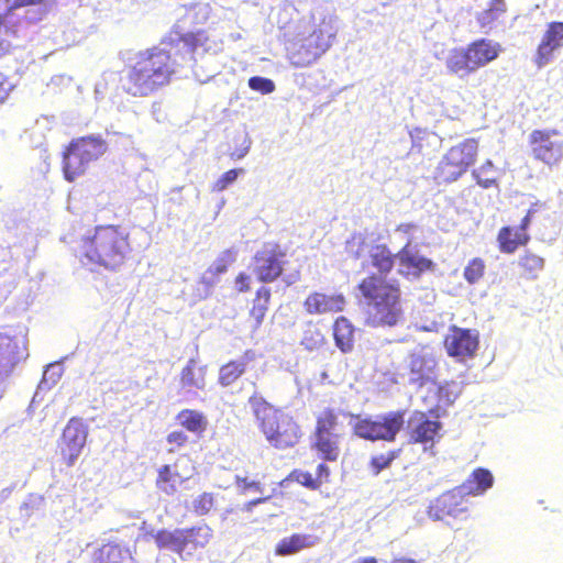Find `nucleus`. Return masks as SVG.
Masks as SVG:
<instances>
[{
	"instance_id": "de8ad7c7",
	"label": "nucleus",
	"mask_w": 563,
	"mask_h": 563,
	"mask_svg": "<svg viewBox=\"0 0 563 563\" xmlns=\"http://www.w3.org/2000/svg\"><path fill=\"white\" fill-rule=\"evenodd\" d=\"M455 386L453 382L444 383L438 387V400L443 405L453 404L457 397V393L452 388Z\"/></svg>"
},
{
	"instance_id": "8fccbe9b",
	"label": "nucleus",
	"mask_w": 563,
	"mask_h": 563,
	"mask_svg": "<svg viewBox=\"0 0 563 563\" xmlns=\"http://www.w3.org/2000/svg\"><path fill=\"white\" fill-rule=\"evenodd\" d=\"M238 292H249L251 290V276L244 272H240L234 279Z\"/></svg>"
},
{
	"instance_id": "79ce46f5",
	"label": "nucleus",
	"mask_w": 563,
	"mask_h": 563,
	"mask_svg": "<svg viewBox=\"0 0 563 563\" xmlns=\"http://www.w3.org/2000/svg\"><path fill=\"white\" fill-rule=\"evenodd\" d=\"M485 262L475 257L464 268L463 276L468 284H476L485 274Z\"/></svg>"
},
{
	"instance_id": "b1692460",
	"label": "nucleus",
	"mask_w": 563,
	"mask_h": 563,
	"mask_svg": "<svg viewBox=\"0 0 563 563\" xmlns=\"http://www.w3.org/2000/svg\"><path fill=\"white\" fill-rule=\"evenodd\" d=\"M254 358L252 351H246L239 360H230L219 368L218 384L221 387H230L241 378L246 369L247 363Z\"/></svg>"
},
{
	"instance_id": "e433bc0d",
	"label": "nucleus",
	"mask_w": 563,
	"mask_h": 563,
	"mask_svg": "<svg viewBox=\"0 0 563 563\" xmlns=\"http://www.w3.org/2000/svg\"><path fill=\"white\" fill-rule=\"evenodd\" d=\"M478 186L484 189L497 186V178L495 176V166L492 161H485L477 169L472 172Z\"/></svg>"
},
{
	"instance_id": "473e14b6",
	"label": "nucleus",
	"mask_w": 563,
	"mask_h": 563,
	"mask_svg": "<svg viewBox=\"0 0 563 563\" xmlns=\"http://www.w3.org/2000/svg\"><path fill=\"white\" fill-rule=\"evenodd\" d=\"M177 423L198 437H201L208 429L206 415L196 409H183L176 416Z\"/></svg>"
},
{
	"instance_id": "58836bf2",
	"label": "nucleus",
	"mask_w": 563,
	"mask_h": 563,
	"mask_svg": "<svg viewBox=\"0 0 563 563\" xmlns=\"http://www.w3.org/2000/svg\"><path fill=\"white\" fill-rule=\"evenodd\" d=\"M401 450H390L386 453L377 454L371 457L369 468L374 475H378L382 471L388 468L391 463L399 457Z\"/></svg>"
},
{
	"instance_id": "a19ab883",
	"label": "nucleus",
	"mask_w": 563,
	"mask_h": 563,
	"mask_svg": "<svg viewBox=\"0 0 563 563\" xmlns=\"http://www.w3.org/2000/svg\"><path fill=\"white\" fill-rule=\"evenodd\" d=\"M179 41L184 43L189 52H195L198 47L207 44L209 36L206 31L187 32L181 34Z\"/></svg>"
},
{
	"instance_id": "cd10ccee",
	"label": "nucleus",
	"mask_w": 563,
	"mask_h": 563,
	"mask_svg": "<svg viewBox=\"0 0 563 563\" xmlns=\"http://www.w3.org/2000/svg\"><path fill=\"white\" fill-rule=\"evenodd\" d=\"M95 563H137V561L129 548L108 542L96 550Z\"/></svg>"
},
{
	"instance_id": "0eeeda50",
	"label": "nucleus",
	"mask_w": 563,
	"mask_h": 563,
	"mask_svg": "<svg viewBox=\"0 0 563 563\" xmlns=\"http://www.w3.org/2000/svg\"><path fill=\"white\" fill-rule=\"evenodd\" d=\"M107 152V142L101 136H81L73 140L63 153L64 178L73 183L84 175L90 163Z\"/></svg>"
},
{
	"instance_id": "13d9d810",
	"label": "nucleus",
	"mask_w": 563,
	"mask_h": 563,
	"mask_svg": "<svg viewBox=\"0 0 563 563\" xmlns=\"http://www.w3.org/2000/svg\"><path fill=\"white\" fill-rule=\"evenodd\" d=\"M267 498H257V499H254V500H251L246 504V508L250 510L252 509L253 506L266 500Z\"/></svg>"
},
{
	"instance_id": "c85d7f7f",
	"label": "nucleus",
	"mask_w": 563,
	"mask_h": 563,
	"mask_svg": "<svg viewBox=\"0 0 563 563\" xmlns=\"http://www.w3.org/2000/svg\"><path fill=\"white\" fill-rule=\"evenodd\" d=\"M520 278L536 280L545 267V260L531 250H526L516 262Z\"/></svg>"
},
{
	"instance_id": "a211bd4d",
	"label": "nucleus",
	"mask_w": 563,
	"mask_h": 563,
	"mask_svg": "<svg viewBox=\"0 0 563 563\" xmlns=\"http://www.w3.org/2000/svg\"><path fill=\"white\" fill-rule=\"evenodd\" d=\"M533 213L534 211L529 209L518 227L505 225L499 229L496 240L500 253L514 254L530 242L529 227Z\"/></svg>"
},
{
	"instance_id": "3c124183",
	"label": "nucleus",
	"mask_w": 563,
	"mask_h": 563,
	"mask_svg": "<svg viewBox=\"0 0 563 563\" xmlns=\"http://www.w3.org/2000/svg\"><path fill=\"white\" fill-rule=\"evenodd\" d=\"M475 0H453L452 5L456 13H470L473 10V3Z\"/></svg>"
},
{
	"instance_id": "9d476101",
	"label": "nucleus",
	"mask_w": 563,
	"mask_h": 563,
	"mask_svg": "<svg viewBox=\"0 0 563 563\" xmlns=\"http://www.w3.org/2000/svg\"><path fill=\"white\" fill-rule=\"evenodd\" d=\"M404 423L402 411H390L375 418L358 419L353 426V432L356 437L368 441L394 442Z\"/></svg>"
},
{
	"instance_id": "49530a36",
	"label": "nucleus",
	"mask_w": 563,
	"mask_h": 563,
	"mask_svg": "<svg viewBox=\"0 0 563 563\" xmlns=\"http://www.w3.org/2000/svg\"><path fill=\"white\" fill-rule=\"evenodd\" d=\"M166 441L168 444L172 445L168 451L175 452L176 450H179L187 445V443L189 442V438L184 431L174 430L167 434Z\"/></svg>"
},
{
	"instance_id": "1a4fd4ad",
	"label": "nucleus",
	"mask_w": 563,
	"mask_h": 563,
	"mask_svg": "<svg viewBox=\"0 0 563 563\" xmlns=\"http://www.w3.org/2000/svg\"><path fill=\"white\" fill-rule=\"evenodd\" d=\"M46 0H0V58L11 54L20 45V29L25 20L18 10L40 5Z\"/></svg>"
},
{
	"instance_id": "6ab92c4d",
	"label": "nucleus",
	"mask_w": 563,
	"mask_h": 563,
	"mask_svg": "<svg viewBox=\"0 0 563 563\" xmlns=\"http://www.w3.org/2000/svg\"><path fill=\"white\" fill-rule=\"evenodd\" d=\"M562 47L563 22L553 21L548 23L534 53V65L538 68L544 67L553 60L555 53Z\"/></svg>"
},
{
	"instance_id": "f3484780",
	"label": "nucleus",
	"mask_w": 563,
	"mask_h": 563,
	"mask_svg": "<svg viewBox=\"0 0 563 563\" xmlns=\"http://www.w3.org/2000/svg\"><path fill=\"white\" fill-rule=\"evenodd\" d=\"M443 346L451 357L459 361L471 358L479 346L478 333L471 329L452 325L443 339Z\"/></svg>"
},
{
	"instance_id": "ddd939ff",
	"label": "nucleus",
	"mask_w": 563,
	"mask_h": 563,
	"mask_svg": "<svg viewBox=\"0 0 563 563\" xmlns=\"http://www.w3.org/2000/svg\"><path fill=\"white\" fill-rule=\"evenodd\" d=\"M88 438V426L82 418L71 417L58 440L57 450L62 463L71 467L80 456Z\"/></svg>"
},
{
	"instance_id": "2f4dec72",
	"label": "nucleus",
	"mask_w": 563,
	"mask_h": 563,
	"mask_svg": "<svg viewBox=\"0 0 563 563\" xmlns=\"http://www.w3.org/2000/svg\"><path fill=\"white\" fill-rule=\"evenodd\" d=\"M507 12L505 0H489L488 7L476 14V21L484 33H489Z\"/></svg>"
},
{
	"instance_id": "603ef678",
	"label": "nucleus",
	"mask_w": 563,
	"mask_h": 563,
	"mask_svg": "<svg viewBox=\"0 0 563 563\" xmlns=\"http://www.w3.org/2000/svg\"><path fill=\"white\" fill-rule=\"evenodd\" d=\"M354 245L357 246V249L353 252L354 258H360L363 253L365 252L366 242L365 238L363 236H354L352 241L350 242V246L353 247Z\"/></svg>"
},
{
	"instance_id": "5701e85b",
	"label": "nucleus",
	"mask_w": 563,
	"mask_h": 563,
	"mask_svg": "<svg viewBox=\"0 0 563 563\" xmlns=\"http://www.w3.org/2000/svg\"><path fill=\"white\" fill-rule=\"evenodd\" d=\"M213 537L212 529L207 523L183 528L181 558L191 555L196 551L205 549Z\"/></svg>"
},
{
	"instance_id": "c756f323",
	"label": "nucleus",
	"mask_w": 563,
	"mask_h": 563,
	"mask_svg": "<svg viewBox=\"0 0 563 563\" xmlns=\"http://www.w3.org/2000/svg\"><path fill=\"white\" fill-rule=\"evenodd\" d=\"M332 331L335 346L344 354L351 353L355 341V328L352 322L343 316L338 317L333 322Z\"/></svg>"
},
{
	"instance_id": "6e6d98bb",
	"label": "nucleus",
	"mask_w": 563,
	"mask_h": 563,
	"mask_svg": "<svg viewBox=\"0 0 563 563\" xmlns=\"http://www.w3.org/2000/svg\"><path fill=\"white\" fill-rule=\"evenodd\" d=\"M355 563H378V560L375 556H364L356 560Z\"/></svg>"
},
{
	"instance_id": "4d7b16f0",
	"label": "nucleus",
	"mask_w": 563,
	"mask_h": 563,
	"mask_svg": "<svg viewBox=\"0 0 563 563\" xmlns=\"http://www.w3.org/2000/svg\"><path fill=\"white\" fill-rule=\"evenodd\" d=\"M390 563H420L413 559H409V558H396L394 559Z\"/></svg>"
},
{
	"instance_id": "864d4df0",
	"label": "nucleus",
	"mask_w": 563,
	"mask_h": 563,
	"mask_svg": "<svg viewBox=\"0 0 563 563\" xmlns=\"http://www.w3.org/2000/svg\"><path fill=\"white\" fill-rule=\"evenodd\" d=\"M236 483L243 490L252 489L255 492H262L261 483L256 481H249L247 477L238 478Z\"/></svg>"
},
{
	"instance_id": "4c0bfd02",
	"label": "nucleus",
	"mask_w": 563,
	"mask_h": 563,
	"mask_svg": "<svg viewBox=\"0 0 563 563\" xmlns=\"http://www.w3.org/2000/svg\"><path fill=\"white\" fill-rule=\"evenodd\" d=\"M325 341L321 329L309 323L302 333L300 343L307 351H317L325 344Z\"/></svg>"
},
{
	"instance_id": "f257e3e1",
	"label": "nucleus",
	"mask_w": 563,
	"mask_h": 563,
	"mask_svg": "<svg viewBox=\"0 0 563 563\" xmlns=\"http://www.w3.org/2000/svg\"><path fill=\"white\" fill-rule=\"evenodd\" d=\"M369 263L378 274H369L357 285L365 302V323L373 328L395 327L404 317L401 288L397 280L387 279L397 260L387 244H374L368 251Z\"/></svg>"
},
{
	"instance_id": "7ed1b4c3",
	"label": "nucleus",
	"mask_w": 563,
	"mask_h": 563,
	"mask_svg": "<svg viewBox=\"0 0 563 563\" xmlns=\"http://www.w3.org/2000/svg\"><path fill=\"white\" fill-rule=\"evenodd\" d=\"M130 233L120 224H99L91 235L81 238L78 258L82 265L117 271L130 257Z\"/></svg>"
},
{
	"instance_id": "f03ea898",
	"label": "nucleus",
	"mask_w": 563,
	"mask_h": 563,
	"mask_svg": "<svg viewBox=\"0 0 563 563\" xmlns=\"http://www.w3.org/2000/svg\"><path fill=\"white\" fill-rule=\"evenodd\" d=\"M175 73L172 54L153 46L136 53L126 65L120 84L122 90L132 97H147L167 86Z\"/></svg>"
},
{
	"instance_id": "423d86ee",
	"label": "nucleus",
	"mask_w": 563,
	"mask_h": 563,
	"mask_svg": "<svg viewBox=\"0 0 563 563\" xmlns=\"http://www.w3.org/2000/svg\"><path fill=\"white\" fill-rule=\"evenodd\" d=\"M344 437L340 411L325 407L314 415V426L310 433V449L325 462H336L341 455Z\"/></svg>"
},
{
	"instance_id": "37998d69",
	"label": "nucleus",
	"mask_w": 563,
	"mask_h": 563,
	"mask_svg": "<svg viewBox=\"0 0 563 563\" xmlns=\"http://www.w3.org/2000/svg\"><path fill=\"white\" fill-rule=\"evenodd\" d=\"M214 506L212 493H202L192 500V510L198 516L208 515Z\"/></svg>"
},
{
	"instance_id": "ea45409f",
	"label": "nucleus",
	"mask_w": 563,
	"mask_h": 563,
	"mask_svg": "<svg viewBox=\"0 0 563 563\" xmlns=\"http://www.w3.org/2000/svg\"><path fill=\"white\" fill-rule=\"evenodd\" d=\"M236 253L233 250H225L221 255L213 262V264L207 269V273L212 277H217L224 274L229 267L235 262Z\"/></svg>"
},
{
	"instance_id": "4be33fe9",
	"label": "nucleus",
	"mask_w": 563,
	"mask_h": 563,
	"mask_svg": "<svg viewBox=\"0 0 563 563\" xmlns=\"http://www.w3.org/2000/svg\"><path fill=\"white\" fill-rule=\"evenodd\" d=\"M437 360L429 354L411 353L409 356L408 371L410 384L422 387L434 378Z\"/></svg>"
},
{
	"instance_id": "9b49d317",
	"label": "nucleus",
	"mask_w": 563,
	"mask_h": 563,
	"mask_svg": "<svg viewBox=\"0 0 563 563\" xmlns=\"http://www.w3.org/2000/svg\"><path fill=\"white\" fill-rule=\"evenodd\" d=\"M287 253L277 242H266L252 261V272L263 284L276 282L284 274Z\"/></svg>"
},
{
	"instance_id": "a878e982",
	"label": "nucleus",
	"mask_w": 563,
	"mask_h": 563,
	"mask_svg": "<svg viewBox=\"0 0 563 563\" xmlns=\"http://www.w3.org/2000/svg\"><path fill=\"white\" fill-rule=\"evenodd\" d=\"M492 472L484 467H476L467 478L459 485L465 496H482L494 485Z\"/></svg>"
},
{
	"instance_id": "dca6fc26",
	"label": "nucleus",
	"mask_w": 563,
	"mask_h": 563,
	"mask_svg": "<svg viewBox=\"0 0 563 563\" xmlns=\"http://www.w3.org/2000/svg\"><path fill=\"white\" fill-rule=\"evenodd\" d=\"M559 134V131L554 129L533 130L528 141L532 157L549 167L558 166L563 159V142L552 137Z\"/></svg>"
},
{
	"instance_id": "412c9836",
	"label": "nucleus",
	"mask_w": 563,
	"mask_h": 563,
	"mask_svg": "<svg viewBox=\"0 0 563 563\" xmlns=\"http://www.w3.org/2000/svg\"><path fill=\"white\" fill-rule=\"evenodd\" d=\"M399 274L405 278L419 279L422 274L433 272L435 263L426 256L413 253L405 245L398 253Z\"/></svg>"
},
{
	"instance_id": "f8f14e48",
	"label": "nucleus",
	"mask_w": 563,
	"mask_h": 563,
	"mask_svg": "<svg viewBox=\"0 0 563 563\" xmlns=\"http://www.w3.org/2000/svg\"><path fill=\"white\" fill-rule=\"evenodd\" d=\"M333 35L322 26L312 30L306 37L294 44L289 60L297 68L308 67L322 56L331 46Z\"/></svg>"
},
{
	"instance_id": "7c9ffc66",
	"label": "nucleus",
	"mask_w": 563,
	"mask_h": 563,
	"mask_svg": "<svg viewBox=\"0 0 563 563\" xmlns=\"http://www.w3.org/2000/svg\"><path fill=\"white\" fill-rule=\"evenodd\" d=\"M207 367L199 365L195 358H190L179 374L181 388L201 390L206 386Z\"/></svg>"
},
{
	"instance_id": "bb28decb",
	"label": "nucleus",
	"mask_w": 563,
	"mask_h": 563,
	"mask_svg": "<svg viewBox=\"0 0 563 563\" xmlns=\"http://www.w3.org/2000/svg\"><path fill=\"white\" fill-rule=\"evenodd\" d=\"M318 538L312 534L292 533L278 541L274 553L277 556H289L317 544Z\"/></svg>"
},
{
	"instance_id": "aec40b11",
	"label": "nucleus",
	"mask_w": 563,
	"mask_h": 563,
	"mask_svg": "<svg viewBox=\"0 0 563 563\" xmlns=\"http://www.w3.org/2000/svg\"><path fill=\"white\" fill-rule=\"evenodd\" d=\"M346 299L342 294L310 292L303 300V309L308 314L336 313L344 310Z\"/></svg>"
},
{
	"instance_id": "c9c22d12",
	"label": "nucleus",
	"mask_w": 563,
	"mask_h": 563,
	"mask_svg": "<svg viewBox=\"0 0 563 563\" xmlns=\"http://www.w3.org/2000/svg\"><path fill=\"white\" fill-rule=\"evenodd\" d=\"M184 481L185 478L176 471H173L170 465H163L157 472L155 484L158 489L172 495L176 492V483H181Z\"/></svg>"
},
{
	"instance_id": "2eb2a0df",
	"label": "nucleus",
	"mask_w": 563,
	"mask_h": 563,
	"mask_svg": "<svg viewBox=\"0 0 563 563\" xmlns=\"http://www.w3.org/2000/svg\"><path fill=\"white\" fill-rule=\"evenodd\" d=\"M442 422L431 419L427 412L416 410L407 421V435L410 444H420L424 450L433 449L442 438Z\"/></svg>"
},
{
	"instance_id": "5fc2aeb1",
	"label": "nucleus",
	"mask_w": 563,
	"mask_h": 563,
	"mask_svg": "<svg viewBox=\"0 0 563 563\" xmlns=\"http://www.w3.org/2000/svg\"><path fill=\"white\" fill-rule=\"evenodd\" d=\"M11 341H12V338L10 335L0 333V352L4 347H8Z\"/></svg>"
},
{
	"instance_id": "c03bdc74",
	"label": "nucleus",
	"mask_w": 563,
	"mask_h": 563,
	"mask_svg": "<svg viewBox=\"0 0 563 563\" xmlns=\"http://www.w3.org/2000/svg\"><path fill=\"white\" fill-rule=\"evenodd\" d=\"M249 87L263 95L272 93L275 90V84L273 80L260 76L251 77L249 79Z\"/></svg>"
},
{
	"instance_id": "393cba45",
	"label": "nucleus",
	"mask_w": 563,
	"mask_h": 563,
	"mask_svg": "<svg viewBox=\"0 0 563 563\" xmlns=\"http://www.w3.org/2000/svg\"><path fill=\"white\" fill-rule=\"evenodd\" d=\"M330 467L325 464V461H322L317 466L316 476H312L308 471L296 468L289 473L288 478L310 490H318L323 484L330 482Z\"/></svg>"
},
{
	"instance_id": "6e6552de",
	"label": "nucleus",
	"mask_w": 563,
	"mask_h": 563,
	"mask_svg": "<svg viewBox=\"0 0 563 563\" xmlns=\"http://www.w3.org/2000/svg\"><path fill=\"white\" fill-rule=\"evenodd\" d=\"M478 140L465 139L451 146L439 162L434 178L439 184H451L461 178L474 165L478 156Z\"/></svg>"
},
{
	"instance_id": "72a5a7b5",
	"label": "nucleus",
	"mask_w": 563,
	"mask_h": 563,
	"mask_svg": "<svg viewBox=\"0 0 563 563\" xmlns=\"http://www.w3.org/2000/svg\"><path fill=\"white\" fill-rule=\"evenodd\" d=\"M272 291L266 286H261L254 296L252 307L249 311L250 319L253 321V328L258 329L268 311L271 305Z\"/></svg>"
},
{
	"instance_id": "39448f33",
	"label": "nucleus",
	"mask_w": 563,
	"mask_h": 563,
	"mask_svg": "<svg viewBox=\"0 0 563 563\" xmlns=\"http://www.w3.org/2000/svg\"><path fill=\"white\" fill-rule=\"evenodd\" d=\"M501 52L500 43L485 37L477 38L464 47L450 49L445 68L450 75L463 79L496 60Z\"/></svg>"
},
{
	"instance_id": "20e7f679",
	"label": "nucleus",
	"mask_w": 563,
	"mask_h": 563,
	"mask_svg": "<svg viewBox=\"0 0 563 563\" xmlns=\"http://www.w3.org/2000/svg\"><path fill=\"white\" fill-rule=\"evenodd\" d=\"M249 405L258 430L271 446L287 450L299 443L303 434L302 429L291 413L274 406L257 391L250 396Z\"/></svg>"
},
{
	"instance_id": "f704fd0d",
	"label": "nucleus",
	"mask_w": 563,
	"mask_h": 563,
	"mask_svg": "<svg viewBox=\"0 0 563 563\" xmlns=\"http://www.w3.org/2000/svg\"><path fill=\"white\" fill-rule=\"evenodd\" d=\"M181 536L183 528L173 531L161 529L153 538L158 549H168L181 558Z\"/></svg>"
},
{
	"instance_id": "4468645a",
	"label": "nucleus",
	"mask_w": 563,
	"mask_h": 563,
	"mask_svg": "<svg viewBox=\"0 0 563 563\" xmlns=\"http://www.w3.org/2000/svg\"><path fill=\"white\" fill-rule=\"evenodd\" d=\"M470 504L464 493L455 486L437 496L429 503L427 514L435 521L446 518L464 519L467 517Z\"/></svg>"
},
{
	"instance_id": "a18cd8bd",
	"label": "nucleus",
	"mask_w": 563,
	"mask_h": 563,
	"mask_svg": "<svg viewBox=\"0 0 563 563\" xmlns=\"http://www.w3.org/2000/svg\"><path fill=\"white\" fill-rule=\"evenodd\" d=\"M240 173H243L242 168L230 169V170L225 172L224 174L221 175V177H219L214 181V184L212 186V190L217 191V192L223 191L224 189L228 188V186H230L231 184H233L236 180Z\"/></svg>"
},
{
	"instance_id": "09e8293b",
	"label": "nucleus",
	"mask_w": 563,
	"mask_h": 563,
	"mask_svg": "<svg viewBox=\"0 0 563 563\" xmlns=\"http://www.w3.org/2000/svg\"><path fill=\"white\" fill-rule=\"evenodd\" d=\"M13 88L14 86L10 78L0 71V104L5 102Z\"/></svg>"
}]
</instances>
